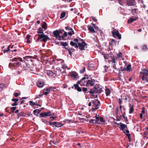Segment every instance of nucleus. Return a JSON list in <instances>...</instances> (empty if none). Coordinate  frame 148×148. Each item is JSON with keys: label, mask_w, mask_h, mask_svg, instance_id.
<instances>
[{"label": "nucleus", "mask_w": 148, "mask_h": 148, "mask_svg": "<svg viewBox=\"0 0 148 148\" xmlns=\"http://www.w3.org/2000/svg\"><path fill=\"white\" fill-rule=\"evenodd\" d=\"M145 108L144 107H143L142 108V110L141 112L140 113H142L143 114H145Z\"/></svg>", "instance_id": "nucleus-48"}, {"label": "nucleus", "mask_w": 148, "mask_h": 148, "mask_svg": "<svg viewBox=\"0 0 148 148\" xmlns=\"http://www.w3.org/2000/svg\"><path fill=\"white\" fill-rule=\"evenodd\" d=\"M112 67L114 69L118 70L119 69H117L116 67V66L115 63H113L112 64Z\"/></svg>", "instance_id": "nucleus-43"}, {"label": "nucleus", "mask_w": 148, "mask_h": 148, "mask_svg": "<svg viewBox=\"0 0 148 148\" xmlns=\"http://www.w3.org/2000/svg\"><path fill=\"white\" fill-rule=\"evenodd\" d=\"M115 123L119 125L120 127H119V128L123 131L124 133H125V130L127 128L126 125L123 124L121 123Z\"/></svg>", "instance_id": "nucleus-5"}, {"label": "nucleus", "mask_w": 148, "mask_h": 148, "mask_svg": "<svg viewBox=\"0 0 148 148\" xmlns=\"http://www.w3.org/2000/svg\"><path fill=\"white\" fill-rule=\"evenodd\" d=\"M53 61L55 65L59 66L60 68H61L63 69L66 68L68 69H69L67 66L64 65V62L62 60H53Z\"/></svg>", "instance_id": "nucleus-2"}, {"label": "nucleus", "mask_w": 148, "mask_h": 148, "mask_svg": "<svg viewBox=\"0 0 148 148\" xmlns=\"http://www.w3.org/2000/svg\"><path fill=\"white\" fill-rule=\"evenodd\" d=\"M141 48L144 51H146L148 49L147 46L145 44H144L142 46Z\"/></svg>", "instance_id": "nucleus-20"}, {"label": "nucleus", "mask_w": 148, "mask_h": 148, "mask_svg": "<svg viewBox=\"0 0 148 148\" xmlns=\"http://www.w3.org/2000/svg\"><path fill=\"white\" fill-rule=\"evenodd\" d=\"M20 95V94L17 92H15L14 93V95L16 97H17L18 96Z\"/></svg>", "instance_id": "nucleus-57"}, {"label": "nucleus", "mask_w": 148, "mask_h": 148, "mask_svg": "<svg viewBox=\"0 0 148 148\" xmlns=\"http://www.w3.org/2000/svg\"><path fill=\"white\" fill-rule=\"evenodd\" d=\"M40 110L38 109H36L34 110L33 112L34 114H35L36 115L40 112Z\"/></svg>", "instance_id": "nucleus-30"}, {"label": "nucleus", "mask_w": 148, "mask_h": 148, "mask_svg": "<svg viewBox=\"0 0 148 148\" xmlns=\"http://www.w3.org/2000/svg\"><path fill=\"white\" fill-rule=\"evenodd\" d=\"M136 18H134L132 17H131L128 20V23H130L133 22L134 21L136 20Z\"/></svg>", "instance_id": "nucleus-22"}, {"label": "nucleus", "mask_w": 148, "mask_h": 148, "mask_svg": "<svg viewBox=\"0 0 148 148\" xmlns=\"http://www.w3.org/2000/svg\"><path fill=\"white\" fill-rule=\"evenodd\" d=\"M47 24L46 23L44 22L43 23L42 27L45 29H47Z\"/></svg>", "instance_id": "nucleus-35"}, {"label": "nucleus", "mask_w": 148, "mask_h": 148, "mask_svg": "<svg viewBox=\"0 0 148 148\" xmlns=\"http://www.w3.org/2000/svg\"><path fill=\"white\" fill-rule=\"evenodd\" d=\"M102 54L103 55V57L106 60L108 59V57L109 56L108 54L107 53H103Z\"/></svg>", "instance_id": "nucleus-31"}, {"label": "nucleus", "mask_w": 148, "mask_h": 148, "mask_svg": "<svg viewBox=\"0 0 148 148\" xmlns=\"http://www.w3.org/2000/svg\"><path fill=\"white\" fill-rule=\"evenodd\" d=\"M122 116L121 115L120 116H117L116 117V121H120L121 120V117Z\"/></svg>", "instance_id": "nucleus-51"}, {"label": "nucleus", "mask_w": 148, "mask_h": 148, "mask_svg": "<svg viewBox=\"0 0 148 148\" xmlns=\"http://www.w3.org/2000/svg\"><path fill=\"white\" fill-rule=\"evenodd\" d=\"M121 116L123 117V118L125 120V121L126 122L127 121H128V119L127 117L125 116L124 114H122L121 115Z\"/></svg>", "instance_id": "nucleus-45"}, {"label": "nucleus", "mask_w": 148, "mask_h": 148, "mask_svg": "<svg viewBox=\"0 0 148 148\" xmlns=\"http://www.w3.org/2000/svg\"><path fill=\"white\" fill-rule=\"evenodd\" d=\"M111 91L108 88H107L105 90L106 94L107 96H108L110 93Z\"/></svg>", "instance_id": "nucleus-23"}, {"label": "nucleus", "mask_w": 148, "mask_h": 148, "mask_svg": "<svg viewBox=\"0 0 148 148\" xmlns=\"http://www.w3.org/2000/svg\"><path fill=\"white\" fill-rule=\"evenodd\" d=\"M67 35V33L66 32H64V34L62 36H61L60 37L61 38V40H64L65 37H66Z\"/></svg>", "instance_id": "nucleus-24"}, {"label": "nucleus", "mask_w": 148, "mask_h": 148, "mask_svg": "<svg viewBox=\"0 0 148 148\" xmlns=\"http://www.w3.org/2000/svg\"><path fill=\"white\" fill-rule=\"evenodd\" d=\"M134 109L133 108V106L132 105V106L130 107V108L129 109V114H131L134 111Z\"/></svg>", "instance_id": "nucleus-29"}, {"label": "nucleus", "mask_w": 148, "mask_h": 148, "mask_svg": "<svg viewBox=\"0 0 148 148\" xmlns=\"http://www.w3.org/2000/svg\"><path fill=\"white\" fill-rule=\"evenodd\" d=\"M37 33L39 34H44L43 31L41 30L40 29H38V31L37 32Z\"/></svg>", "instance_id": "nucleus-46"}, {"label": "nucleus", "mask_w": 148, "mask_h": 148, "mask_svg": "<svg viewBox=\"0 0 148 148\" xmlns=\"http://www.w3.org/2000/svg\"><path fill=\"white\" fill-rule=\"evenodd\" d=\"M86 79L85 77H84L80 80H78L77 84H81V86H85L87 84V81H85V79Z\"/></svg>", "instance_id": "nucleus-11"}, {"label": "nucleus", "mask_w": 148, "mask_h": 148, "mask_svg": "<svg viewBox=\"0 0 148 148\" xmlns=\"http://www.w3.org/2000/svg\"><path fill=\"white\" fill-rule=\"evenodd\" d=\"M99 120L101 122H104L103 119L102 117H100L99 118Z\"/></svg>", "instance_id": "nucleus-58"}, {"label": "nucleus", "mask_w": 148, "mask_h": 148, "mask_svg": "<svg viewBox=\"0 0 148 148\" xmlns=\"http://www.w3.org/2000/svg\"><path fill=\"white\" fill-rule=\"evenodd\" d=\"M144 137L145 138H147L148 139V127H147L146 130V131L144 133Z\"/></svg>", "instance_id": "nucleus-21"}, {"label": "nucleus", "mask_w": 148, "mask_h": 148, "mask_svg": "<svg viewBox=\"0 0 148 148\" xmlns=\"http://www.w3.org/2000/svg\"><path fill=\"white\" fill-rule=\"evenodd\" d=\"M114 42H115L114 40L113 39H111L109 43L112 46L113 45Z\"/></svg>", "instance_id": "nucleus-40"}, {"label": "nucleus", "mask_w": 148, "mask_h": 148, "mask_svg": "<svg viewBox=\"0 0 148 148\" xmlns=\"http://www.w3.org/2000/svg\"><path fill=\"white\" fill-rule=\"evenodd\" d=\"M122 53L121 52H119V53L117 55V57H116V59L117 58H120V57H122Z\"/></svg>", "instance_id": "nucleus-36"}, {"label": "nucleus", "mask_w": 148, "mask_h": 148, "mask_svg": "<svg viewBox=\"0 0 148 148\" xmlns=\"http://www.w3.org/2000/svg\"><path fill=\"white\" fill-rule=\"evenodd\" d=\"M104 70H105V72H107V70L108 69V67L107 66L105 65L104 66Z\"/></svg>", "instance_id": "nucleus-55"}, {"label": "nucleus", "mask_w": 148, "mask_h": 148, "mask_svg": "<svg viewBox=\"0 0 148 148\" xmlns=\"http://www.w3.org/2000/svg\"><path fill=\"white\" fill-rule=\"evenodd\" d=\"M51 115L50 111H48L47 112H42L40 114V117H45L46 116H49Z\"/></svg>", "instance_id": "nucleus-13"}, {"label": "nucleus", "mask_w": 148, "mask_h": 148, "mask_svg": "<svg viewBox=\"0 0 148 148\" xmlns=\"http://www.w3.org/2000/svg\"><path fill=\"white\" fill-rule=\"evenodd\" d=\"M31 36L29 34H28L27 36V37H26V39L27 40H28L29 39V38H30Z\"/></svg>", "instance_id": "nucleus-59"}, {"label": "nucleus", "mask_w": 148, "mask_h": 148, "mask_svg": "<svg viewBox=\"0 0 148 148\" xmlns=\"http://www.w3.org/2000/svg\"><path fill=\"white\" fill-rule=\"evenodd\" d=\"M18 60V58H14L12 59V61L13 62L15 61L17 62Z\"/></svg>", "instance_id": "nucleus-52"}, {"label": "nucleus", "mask_w": 148, "mask_h": 148, "mask_svg": "<svg viewBox=\"0 0 148 148\" xmlns=\"http://www.w3.org/2000/svg\"><path fill=\"white\" fill-rule=\"evenodd\" d=\"M143 76L142 80L145 82H148V71L147 70H144L142 71Z\"/></svg>", "instance_id": "nucleus-4"}, {"label": "nucleus", "mask_w": 148, "mask_h": 148, "mask_svg": "<svg viewBox=\"0 0 148 148\" xmlns=\"http://www.w3.org/2000/svg\"><path fill=\"white\" fill-rule=\"evenodd\" d=\"M112 33L114 36H116L118 39H120L121 38V35L119 34L118 30L115 29L112 31Z\"/></svg>", "instance_id": "nucleus-8"}, {"label": "nucleus", "mask_w": 148, "mask_h": 148, "mask_svg": "<svg viewBox=\"0 0 148 148\" xmlns=\"http://www.w3.org/2000/svg\"><path fill=\"white\" fill-rule=\"evenodd\" d=\"M70 76L74 80L77 79L79 78L77 73L74 71L71 72L70 73Z\"/></svg>", "instance_id": "nucleus-9"}, {"label": "nucleus", "mask_w": 148, "mask_h": 148, "mask_svg": "<svg viewBox=\"0 0 148 148\" xmlns=\"http://www.w3.org/2000/svg\"><path fill=\"white\" fill-rule=\"evenodd\" d=\"M85 71V67H83L82 69V70H81L80 71V73H82L84 71Z\"/></svg>", "instance_id": "nucleus-41"}, {"label": "nucleus", "mask_w": 148, "mask_h": 148, "mask_svg": "<svg viewBox=\"0 0 148 148\" xmlns=\"http://www.w3.org/2000/svg\"><path fill=\"white\" fill-rule=\"evenodd\" d=\"M78 42V48L81 50H84V47L86 45V43L83 41V40L81 39L79 40Z\"/></svg>", "instance_id": "nucleus-3"}, {"label": "nucleus", "mask_w": 148, "mask_h": 148, "mask_svg": "<svg viewBox=\"0 0 148 148\" xmlns=\"http://www.w3.org/2000/svg\"><path fill=\"white\" fill-rule=\"evenodd\" d=\"M97 92L96 91V87H95L92 89H90L89 91V92L92 94H96Z\"/></svg>", "instance_id": "nucleus-18"}, {"label": "nucleus", "mask_w": 148, "mask_h": 148, "mask_svg": "<svg viewBox=\"0 0 148 148\" xmlns=\"http://www.w3.org/2000/svg\"><path fill=\"white\" fill-rule=\"evenodd\" d=\"M29 104L31 106H33V105H37L36 103V102H33L32 101H29Z\"/></svg>", "instance_id": "nucleus-38"}, {"label": "nucleus", "mask_w": 148, "mask_h": 148, "mask_svg": "<svg viewBox=\"0 0 148 148\" xmlns=\"http://www.w3.org/2000/svg\"><path fill=\"white\" fill-rule=\"evenodd\" d=\"M92 103L95 106V108H93L94 110H97L99 108V104L100 103L99 101L97 100H94L92 101Z\"/></svg>", "instance_id": "nucleus-12"}, {"label": "nucleus", "mask_w": 148, "mask_h": 148, "mask_svg": "<svg viewBox=\"0 0 148 148\" xmlns=\"http://www.w3.org/2000/svg\"><path fill=\"white\" fill-rule=\"evenodd\" d=\"M18 105V103L17 102H15L14 103H13L12 105V106H16Z\"/></svg>", "instance_id": "nucleus-60"}, {"label": "nucleus", "mask_w": 148, "mask_h": 148, "mask_svg": "<svg viewBox=\"0 0 148 148\" xmlns=\"http://www.w3.org/2000/svg\"><path fill=\"white\" fill-rule=\"evenodd\" d=\"M89 32L92 33H95V31L92 27L90 25H88L87 26Z\"/></svg>", "instance_id": "nucleus-16"}, {"label": "nucleus", "mask_w": 148, "mask_h": 148, "mask_svg": "<svg viewBox=\"0 0 148 148\" xmlns=\"http://www.w3.org/2000/svg\"><path fill=\"white\" fill-rule=\"evenodd\" d=\"M95 82V81L94 79H90L88 80L87 81V84H86V85L87 86V84H89L91 86H94V85Z\"/></svg>", "instance_id": "nucleus-15"}, {"label": "nucleus", "mask_w": 148, "mask_h": 148, "mask_svg": "<svg viewBox=\"0 0 148 148\" xmlns=\"http://www.w3.org/2000/svg\"><path fill=\"white\" fill-rule=\"evenodd\" d=\"M18 60H19L20 61L22 62L23 63H24V60H23L22 58L21 57L18 58Z\"/></svg>", "instance_id": "nucleus-53"}, {"label": "nucleus", "mask_w": 148, "mask_h": 148, "mask_svg": "<svg viewBox=\"0 0 148 148\" xmlns=\"http://www.w3.org/2000/svg\"><path fill=\"white\" fill-rule=\"evenodd\" d=\"M111 60H110V62H112V64L113 63H115L116 62L115 58L111 56Z\"/></svg>", "instance_id": "nucleus-26"}, {"label": "nucleus", "mask_w": 148, "mask_h": 148, "mask_svg": "<svg viewBox=\"0 0 148 148\" xmlns=\"http://www.w3.org/2000/svg\"><path fill=\"white\" fill-rule=\"evenodd\" d=\"M74 33L72 29V30L70 31L69 32H68V34L69 35L71 36L72 34H74Z\"/></svg>", "instance_id": "nucleus-39"}, {"label": "nucleus", "mask_w": 148, "mask_h": 148, "mask_svg": "<svg viewBox=\"0 0 148 148\" xmlns=\"http://www.w3.org/2000/svg\"><path fill=\"white\" fill-rule=\"evenodd\" d=\"M125 133L127 135V136L128 137H130V134L129 133V131L128 129H126L125 130Z\"/></svg>", "instance_id": "nucleus-27"}, {"label": "nucleus", "mask_w": 148, "mask_h": 148, "mask_svg": "<svg viewBox=\"0 0 148 148\" xmlns=\"http://www.w3.org/2000/svg\"><path fill=\"white\" fill-rule=\"evenodd\" d=\"M63 126V124L57 122V124L56 127H60Z\"/></svg>", "instance_id": "nucleus-37"}, {"label": "nucleus", "mask_w": 148, "mask_h": 148, "mask_svg": "<svg viewBox=\"0 0 148 148\" xmlns=\"http://www.w3.org/2000/svg\"><path fill=\"white\" fill-rule=\"evenodd\" d=\"M44 85V82L42 80L38 81L37 83V86L39 88L42 87Z\"/></svg>", "instance_id": "nucleus-14"}, {"label": "nucleus", "mask_w": 148, "mask_h": 148, "mask_svg": "<svg viewBox=\"0 0 148 148\" xmlns=\"http://www.w3.org/2000/svg\"><path fill=\"white\" fill-rule=\"evenodd\" d=\"M94 28L95 29H99V28L96 25L94 27Z\"/></svg>", "instance_id": "nucleus-63"}, {"label": "nucleus", "mask_w": 148, "mask_h": 148, "mask_svg": "<svg viewBox=\"0 0 148 148\" xmlns=\"http://www.w3.org/2000/svg\"><path fill=\"white\" fill-rule=\"evenodd\" d=\"M39 36L40 39H42V41L44 42H46L47 40L49 39L48 36L44 34H40Z\"/></svg>", "instance_id": "nucleus-7"}, {"label": "nucleus", "mask_w": 148, "mask_h": 148, "mask_svg": "<svg viewBox=\"0 0 148 148\" xmlns=\"http://www.w3.org/2000/svg\"><path fill=\"white\" fill-rule=\"evenodd\" d=\"M68 52L70 55L71 56L72 55V53L71 52V51L70 49V48H68Z\"/></svg>", "instance_id": "nucleus-54"}, {"label": "nucleus", "mask_w": 148, "mask_h": 148, "mask_svg": "<svg viewBox=\"0 0 148 148\" xmlns=\"http://www.w3.org/2000/svg\"><path fill=\"white\" fill-rule=\"evenodd\" d=\"M89 123H91L96 124L97 123V121L95 119H91L89 121Z\"/></svg>", "instance_id": "nucleus-32"}, {"label": "nucleus", "mask_w": 148, "mask_h": 148, "mask_svg": "<svg viewBox=\"0 0 148 148\" xmlns=\"http://www.w3.org/2000/svg\"><path fill=\"white\" fill-rule=\"evenodd\" d=\"M61 45L63 46H68V43L66 42H61Z\"/></svg>", "instance_id": "nucleus-34"}, {"label": "nucleus", "mask_w": 148, "mask_h": 148, "mask_svg": "<svg viewBox=\"0 0 148 148\" xmlns=\"http://www.w3.org/2000/svg\"><path fill=\"white\" fill-rule=\"evenodd\" d=\"M23 59L25 60L24 61L23 63L21 64V66L24 68V69L29 70V68L31 67L30 64L31 62H29V60H28L27 59H29L30 61H31V57L29 56H26L23 57Z\"/></svg>", "instance_id": "nucleus-1"}, {"label": "nucleus", "mask_w": 148, "mask_h": 148, "mask_svg": "<svg viewBox=\"0 0 148 148\" xmlns=\"http://www.w3.org/2000/svg\"><path fill=\"white\" fill-rule=\"evenodd\" d=\"M123 70L129 71H132L131 65L130 64H129L126 66H124L123 68Z\"/></svg>", "instance_id": "nucleus-17"}, {"label": "nucleus", "mask_w": 148, "mask_h": 148, "mask_svg": "<svg viewBox=\"0 0 148 148\" xmlns=\"http://www.w3.org/2000/svg\"><path fill=\"white\" fill-rule=\"evenodd\" d=\"M73 40V41H71V42L70 45L71 46L74 47L75 48L77 49L78 48V46L77 43H78L79 40L77 38L74 39Z\"/></svg>", "instance_id": "nucleus-10"}, {"label": "nucleus", "mask_w": 148, "mask_h": 148, "mask_svg": "<svg viewBox=\"0 0 148 148\" xmlns=\"http://www.w3.org/2000/svg\"><path fill=\"white\" fill-rule=\"evenodd\" d=\"M54 89L55 88H46L45 90L47 92H49L50 91H54Z\"/></svg>", "instance_id": "nucleus-33"}, {"label": "nucleus", "mask_w": 148, "mask_h": 148, "mask_svg": "<svg viewBox=\"0 0 148 148\" xmlns=\"http://www.w3.org/2000/svg\"><path fill=\"white\" fill-rule=\"evenodd\" d=\"M49 94V92H45L44 91V93L43 94L45 95H47L48 94Z\"/></svg>", "instance_id": "nucleus-64"}, {"label": "nucleus", "mask_w": 148, "mask_h": 148, "mask_svg": "<svg viewBox=\"0 0 148 148\" xmlns=\"http://www.w3.org/2000/svg\"><path fill=\"white\" fill-rule=\"evenodd\" d=\"M96 120L97 121V123H98V121H99V117L96 116Z\"/></svg>", "instance_id": "nucleus-61"}, {"label": "nucleus", "mask_w": 148, "mask_h": 148, "mask_svg": "<svg viewBox=\"0 0 148 148\" xmlns=\"http://www.w3.org/2000/svg\"><path fill=\"white\" fill-rule=\"evenodd\" d=\"M87 88H85V87H83V88H82V90H83V91L84 92H86V91H87Z\"/></svg>", "instance_id": "nucleus-56"}, {"label": "nucleus", "mask_w": 148, "mask_h": 148, "mask_svg": "<svg viewBox=\"0 0 148 148\" xmlns=\"http://www.w3.org/2000/svg\"><path fill=\"white\" fill-rule=\"evenodd\" d=\"M65 29L66 30L71 31L73 29L72 28H71V27L69 26L66 27H65Z\"/></svg>", "instance_id": "nucleus-44"}, {"label": "nucleus", "mask_w": 148, "mask_h": 148, "mask_svg": "<svg viewBox=\"0 0 148 148\" xmlns=\"http://www.w3.org/2000/svg\"><path fill=\"white\" fill-rule=\"evenodd\" d=\"M90 18H92L93 21L95 22H97V21L96 17L92 16L90 17Z\"/></svg>", "instance_id": "nucleus-42"}, {"label": "nucleus", "mask_w": 148, "mask_h": 148, "mask_svg": "<svg viewBox=\"0 0 148 148\" xmlns=\"http://www.w3.org/2000/svg\"><path fill=\"white\" fill-rule=\"evenodd\" d=\"M16 108V107H11L10 108V109L13 112L15 110Z\"/></svg>", "instance_id": "nucleus-47"}, {"label": "nucleus", "mask_w": 148, "mask_h": 148, "mask_svg": "<svg viewBox=\"0 0 148 148\" xmlns=\"http://www.w3.org/2000/svg\"><path fill=\"white\" fill-rule=\"evenodd\" d=\"M28 70L31 71L32 73H34L33 72H34V68L32 67H31L29 68V70Z\"/></svg>", "instance_id": "nucleus-49"}, {"label": "nucleus", "mask_w": 148, "mask_h": 148, "mask_svg": "<svg viewBox=\"0 0 148 148\" xmlns=\"http://www.w3.org/2000/svg\"><path fill=\"white\" fill-rule=\"evenodd\" d=\"M18 100L19 99H18L13 98L12 99V101H15V102H16L18 101Z\"/></svg>", "instance_id": "nucleus-50"}, {"label": "nucleus", "mask_w": 148, "mask_h": 148, "mask_svg": "<svg viewBox=\"0 0 148 148\" xmlns=\"http://www.w3.org/2000/svg\"><path fill=\"white\" fill-rule=\"evenodd\" d=\"M66 13L65 12H62L61 13L60 18H63L65 17L66 15Z\"/></svg>", "instance_id": "nucleus-28"}, {"label": "nucleus", "mask_w": 148, "mask_h": 148, "mask_svg": "<svg viewBox=\"0 0 148 148\" xmlns=\"http://www.w3.org/2000/svg\"><path fill=\"white\" fill-rule=\"evenodd\" d=\"M8 51H9L8 49H6L5 50H4L3 51V52L4 53H5L8 52Z\"/></svg>", "instance_id": "nucleus-62"}, {"label": "nucleus", "mask_w": 148, "mask_h": 148, "mask_svg": "<svg viewBox=\"0 0 148 148\" xmlns=\"http://www.w3.org/2000/svg\"><path fill=\"white\" fill-rule=\"evenodd\" d=\"M96 92H97V93L100 94L102 91V88L99 87H98L97 88H96Z\"/></svg>", "instance_id": "nucleus-25"}, {"label": "nucleus", "mask_w": 148, "mask_h": 148, "mask_svg": "<svg viewBox=\"0 0 148 148\" xmlns=\"http://www.w3.org/2000/svg\"><path fill=\"white\" fill-rule=\"evenodd\" d=\"M62 33V31L61 30L59 31L58 30H56L53 32V34L57 39L58 40H61V36H60V34Z\"/></svg>", "instance_id": "nucleus-6"}, {"label": "nucleus", "mask_w": 148, "mask_h": 148, "mask_svg": "<svg viewBox=\"0 0 148 148\" xmlns=\"http://www.w3.org/2000/svg\"><path fill=\"white\" fill-rule=\"evenodd\" d=\"M79 84H74V86L75 88V89H76L78 91L80 92L82 91V89L81 88L79 87L78 86Z\"/></svg>", "instance_id": "nucleus-19"}]
</instances>
